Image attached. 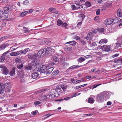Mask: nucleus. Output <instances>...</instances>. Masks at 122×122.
<instances>
[{
  "mask_svg": "<svg viewBox=\"0 0 122 122\" xmlns=\"http://www.w3.org/2000/svg\"><path fill=\"white\" fill-rule=\"evenodd\" d=\"M34 104L35 105H37L40 104H41V102L39 101H36L34 102Z\"/></svg>",
  "mask_w": 122,
  "mask_h": 122,
  "instance_id": "nucleus-45",
  "label": "nucleus"
},
{
  "mask_svg": "<svg viewBox=\"0 0 122 122\" xmlns=\"http://www.w3.org/2000/svg\"><path fill=\"white\" fill-rule=\"evenodd\" d=\"M103 50H102V51H99L97 53V54L100 55L101 54H102L103 53V51H102Z\"/></svg>",
  "mask_w": 122,
  "mask_h": 122,
  "instance_id": "nucleus-53",
  "label": "nucleus"
},
{
  "mask_svg": "<svg viewBox=\"0 0 122 122\" xmlns=\"http://www.w3.org/2000/svg\"><path fill=\"white\" fill-rule=\"evenodd\" d=\"M6 46V45L5 44H2L0 46V50H2L5 49Z\"/></svg>",
  "mask_w": 122,
  "mask_h": 122,
  "instance_id": "nucleus-27",
  "label": "nucleus"
},
{
  "mask_svg": "<svg viewBox=\"0 0 122 122\" xmlns=\"http://www.w3.org/2000/svg\"><path fill=\"white\" fill-rule=\"evenodd\" d=\"M16 53H17V55H20L22 53V50L18 51L16 52Z\"/></svg>",
  "mask_w": 122,
  "mask_h": 122,
  "instance_id": "nucleus-47",
  "label": "nucleus"
},
{
  "mask_svg": "<svg viewBox=\"0 0 122 122\" xmlns=\"http://www.w3.org/2000/svg\"><path fill=\"white\" fill-rule=\"evenodd\" d=\"M28 12L25 11L21 13L20 14V16L21 17H23L26 14L28 13Z\"/></svg>",
  "mask_w": 122,
  "mask_h": 122,
  "instance_id": "nucleus-30",
  "label": "nucleus"
},
{
  "mask_svg": "<svg viewBox=\"0 0 122 122\" xmlns=\"http://www.w3.org/2000/svg\"><path fill=\"white\" fill-rule=\"evenodd\" d=\"M45 55H47L50 53L52 51L51 48L50 47H48L45 49Z\"/></svg>",
  "mask_w": 122,
  "mask_h": 122,
  "instance_id": "nucleus-12",
  "label": "nucleus"
},
{
  "mask_svg": "<svg viewBox=\"0 0 122 122\" xmlns=\"http://www.w3.org/2000/svg\"><path fill=\"white\" fill-rule=\"evenodd\" d=\"M71 8L73 10H76L77 9H79L80 8L81 9L82 6L81 5H80L78 3H75V5H71Z\"/></svg>",
  "mask_w": 122,
  "mask_h": 122,
  "instance_id": "nucleus-4",
  "label": "nucleus"
},
{
  "mask_svg": "<svg viewBox=\"0 0 122 122\" xmlns=\"http://www.w3.org/2000/svg\"><path fill=\"white\" fill-rule=\"evenodd\" d=\"M59 59L61 61L64 62L65 60V58L62 56H59Z\"/></svg>",
  "mask_w": 122,
  "mask_h": 122,
  "instance_id": "nucleus-33",
  "label": "nucleus"
},
{
  "mask_svg": "<svg viewBox=\"0 0 122 122\" xmlns=\"http://www.w3.org/2000/svg\"><path fill=\"white\" fill-rule=\"evenodd\" d=\"M41 100H46L47 99V97L46 95L43 96L41 97Z\"/></svg>",
  "mask_w": 122,
  "mask_h": 122,
  "instance_id": "nucleus-39",
  "label": "nucleus"
},
{
  "mask_svg": "<svg viewBox=\"0 0 122 122\" xmlns=\"http://www.w3.org/2000/svg\"><path fill=\"white\" fill-rule=\"evenodd\" d=\"M85 78L86 79H89L91 78V76H86L85 77Z\"/></svg>",
  "mask_w": 122,
  "mask_h": 122,
  "instance_id": "nucleus-63",
  "label": "nucleus"
},
{
  "mask_svg": "<svg viewBox=\"0 0 122 122\" xmlns=\"http://www.w3.org/2000/svg\"><path fill=\"white\" fill-rule=\"evenodd\" d=\"M116 46L118 47H119L121 46V45L119 43H117L116 44Z\"/></svg>",
  "mask_w": 122,
  "mask_h": 122,
  "instance_id": "nucleus-62",
  "label": "nucleus"
},
{
  "mask_svg": "<svg viewBox=\"0 0 122 122\" xmlns=\"http://www.w3.org/2000/svg\"><path fill=\"white\" fill-rule=\"evenodd\" d=\"M54 9L53 8L51 7L49 9V10L50 12L53 13Z\"/></svg>",
  "mask_w": 122,
  "mask_h": 122,
  "instance_id": "nucleus-50",
  "label": "nucleus"
},
{
  "mask_svg": "<svg viewBox=\"0 0 122 122\" xmlns=\"http://www.w3.org/2000/svg\"><path fill=\"white\" fill-rule=\"evenodd\" d=\"M0 68L1 69L3 73L4 74L7 75L8 74L9 71L6 67L3 65H1L0 66Z\"/></svg>",
  "mask_w": 122,
  "mask_h": 122,
  "instance_id": "nucleus-3",
  "label": "nucleus"
},
{
  "mask_svg": "<svg viewBox=\"0 0 122 122\" xmlns=\"http://www.w3.org/2000/svg\"><path fill=\"white\" fill-rule=\"evenodd\" d=\"M28 48H26L23 51L22 50V53L24 54H25L26 53V52L28 51Z\"/></svg>",
  "mask_w": 122,
  "mask_h": 122,
  "instance_id": "nucleus-35",
  "label": "nucleus"
},
{
  "mask_svg": "<svg viewBox=\"0 0 122 122\" xmlns=\"http://www.w3.org/2000/svg\"><path fill=\"white\" fill-rule=\"evenodd\" d=\"M39 76L38 73L37 72H35L33 73L32 75V78L34 79L37 78Z\"/></svg>",
  "mask_w": 122,
  "mask_h": 122,
  "instance_id": "nucleus-19",
  "label": "nucleus"
},
{
  "mask_svg": "<svg viewBox=\"0 0 122 122\" xmlns=\"http://www.w3.org/2000/svg\"><path fill=\"white\" fill-rule=\"evenodd\" d=\"M76 42L74 41H69L66 43V44H70L71 45H73L75 44L76 43Z\"/></svg>",
  "mask_w": 122,
  "mask_h": 122,
  "instance_id": "nucleus-28",
  "label": "nucleus"
},
{
  "mask_svg": "<svg viewBox=\"0 0 122 122\" xmlns=\"http://www.w3.org/2000/svg\"><path fill=\"white\" fill-rule=\"evenodd\" d=\"M98 2L99 3H102L103 2H104L106 0H97Z\"/></svg>",
  "mask_w": 122,
  "mask_h": 122,
  "instance_id": "nucleus-43",
  "label": "nucleus"
},
{
  "mask_svg": "<svg viewBox=\"0 0 122 122\" xmlns=\"http://www.w3.org/2000/svg\"><path fill=\"white\" fill-rule=\"evenodd\" d=\"M105 22L106 25H107L111 24L113 22V19H112L111 18L107 19L106 20Z\"/></svg>",
  "mask_w": 122,
  "mask_h": 122,
  "instance_id": "nucleus-13",
  "label": "nucleus"
},
{
  "mask_svg": "<svg viewBox=\"0 0 122 122\" xmlns=\"http://www.w3.org/2000/svg\"><path fill=\"white\" fill-rule=\"evenodd\" d=\"M81 66H78L77 65H73L70 67L69 68V69H73L74 68H76L77 67H81Z\"/></svg>",
  "mask_w": 122,
  "mask_h": 122,
  "instance_id": "nucleus-24",
  "label": "nucleus"
},
{
  "mask_svg": "<svg viewBox=\"0 0 122 122\" xmlns=\"http://www.w3.org/2000/svg\"><path fill=\"white\" fill-rule=\"evenodd\" d=\"M45 51L44 49H42L40 50L37 53V55L38 56H41V55H44L43 54L44 53Z\"/></svg>",
  "mask_w": 122,
  "mask_h": 122,
  "instance_id": "nucleus-14",
  "label": "nucleus"
},
{
  "mask_svg": "<svg viewBox=\"0 0 122 122\" xmlns=\"http://www.w3.org/2000/svg\"><path fill=\"white\" fill-rule=\"evenodd\" d=\"M117 15L119 17L122 16V12H121V10L120 9H119L117 12Z\"/></svg>",
  "mask_w": 122,
  "mask_h": 122,
  "instance_id": "nucleus-22",
  "label": "nucleus"
},
{
  "mask_svg": "<svg viewBox=\"0 0 122 122\" xmlns=\"http://www.w3.org/2000/svg\"><path fill=\"white\" fill-rule=\"evenodd\" d=\"M100 10L99 9H98L96 11V13L97 15H98L100 14Z\"/></svg>",
  "mask_w": 122,
  "mask_h": 122,
  "instance_id": "nucleus-48",
  "label": "nucleus"
},
{
  "mask_svg": "<svg viewBox=\"0 0 122 122\" xmlns=\"http://www.w3.org/2000/svg\"><path fill=\"white\" fill-rule=\"evenodd\" d=\"M57 25L58 26L61 25V26L64 27L66 28V26L68 25L66 23H63L62 21L58 19L57 21Z\"/></svg>",
  "mask_w": 122,
  "mask_h": 122,
  "instance_id": "nucleus-5",
  "label": "nucleus"
},
{
  "mask_svg": "<svg viewBox=\"0 0 122 122\" xmlns=\"http://www.w3.org/2000/svg\"><path fill=\"white\" fill-rule=\"evenodd\" d=\"M81 44L82 46L85 45L86 44L85 42L83 40H81Z\"/></svg>",
  "mask_w": 122,
  "mask_h": 122,
  "instance_id": "nucleus-49",
  "label": "nucleus"
},
{
  "mask_svg": "<svg viewBox=\"0 0 122 122\" xmlns=\"http://www.w3.org/2000/svg\"><path fill=\"white\" fill-rule=\"evenodd\" d=\"M17 53L16 52H13L10 53V55L11 56H15L17 55Z\"/></svg>",
  "mask_w": 122,
  "mask_h": 122,
  "instance_id": "nucleus-34",
  "label": "nucleus"
},
{
  "mask_svg": "<svg viewBox=\"0 0 122 122\" xmlns=\"http://www.w3.org/2000/svg\"><path fill=\"white\" fill-rule=\"evenodd\" d=\"M53 13H55V14H58V11L56 10L54 8L53 11Z\"/></svg>",
  "mask_w": 122,
  "mask_h": 122,
  "instance_id": "nucleus-51",
  "label": "nucleus"
},
{
  "mask_svg": "<svg viewBox=\"0 0 122 122\" xmlns=\"http://www.w3.org/2000/svg\"><path fill=\"white\" fill-rule=\"evenodd\" d=\"M38 70L40 72L44 73L46 72L47 69L45 66L42 65L41 66L39 67Z\"/></svg>",
  "mask_w": 122,
  "mask_h": 122,
  "instance_id": "nucleus-8",
  "label": "nucleus"
},
{
  "mask_svg": "<svg viewBox=\"0 0 122 122\" xmlns=\"http://www.w3.org/2000/svg\"><path fill=\"white\" fill-rule=\"evenodd\" d=\"M21 61V60L20 58H16L15 60V61L16 62H20Z\"/></svg>",
  "mask_w": 122,
  "mask_h": 122,
  "instance_id": "nucleus-42",
  "label": "nucleus"
},
{
  "mask_svg": "<svg viewBox=\"0 0 122 122\" xmlns=\"http://www.w3.org/2000/svg\"><path fill=\"white\" fill-rule=\"evenodd\" d=\"M63 100V99H58L57 100H55L56 101H58V102H60L62 101V100Z\"/></svg>",
  "mask_w": 122,
  "mask_h": 122,
  "instance_id": "nucleus-59",
  "label": "nucleus"
},
{
  "mask_svg": "<svg viewBox=\"0 0 122 122\" xmlns=\"http://www.w3.org/2000/svg\"><path fill=\"white\" fill-rule=\"evenodd\" d=\"M6 38L5 36L2 37L0 38V42L2 40H3Z\"/></svg>",
  "mask_w": 122,
  "mask_h": 122,
  "instance_id": "nucleus-60",
  "label": "nucleus"
},
{
  "mask_svg": "<svg viewBox=\"0 0 122 122\" xmlns=\"http://www.w3.org/2000/svg\"><path fill=\"white\" fill-rule=\"evenodd\" d=\"M77 95V93H75V94H73L71 96V97L72 98L76 97Z\"/></svg>",
  "mask_w": 122,
  "mask_h": 122,
  "instance_id": "nucleus-58",
  "label": "nucleus"
},
{
  "mask_svg": "<svg viewBox=\"0 0 122 122\" xmlns=\"http://www.w3.org/2000/svg\"><path fill=\"white\" fill-rule=\"evenodd\" d=\"M97 30H101V31L104 30V28H97Z\"/></svg>",
  "mask_w": 122,
  "mask_h": 122,
  "instance_id": "nucleus-54",
  "label": "nucleus"
},
{
  "mask_svg": "<svg viewBox=\"0 0 122 122\" xmlns=\"http://www.w3.org/2000/svg\"><path fill=\"white\" fill-rule=\"evenodd\" d=\"M74 38L75 39L77 40L80 41L81 40L80 38L76 36H75Z\"/></svg>",
  "mask_w": 122,
  "mask_h": 122,
  "instance_id": "nucleus-40",
  "label": "nucleus"
},
{
  "mask_svg": "<svg viewBox=\"0 0 122 122\" xmlns=\"http://www.w3.org/2000/svg\"><path fill=\"white\" fill-rule=\"evenodd\" d=\"M29 1L28 0H26L23 2V4L26 5H28L29 4Z\"/></svg>",
  "mask_w": 122,
  "mask_h": 122,
  "instance_id": "nucleus-41",
  "label": "nucleus"
},
{
  "mask_svg": "<svg viewBox=\"0 0 122 122\" xmlns=\"http://www.w3.org/2000/svg\"><path fill=\"white\" fill-rule=\"evenodd\" d=\"M71 81L74 84H76L77 83L76 81H75V80L73 79H72L71 80Z\"/></svg>",
  "mask_w": 122,
  "mask_h": 122,
  "instance_id": "nucleus-44",
  "label": "nucleus"
},
{
  "mask_svg": "<svg viewBox=\"0 0 122 122\" xmlns=\"http://www.w3.org/2000/svg\"><path fill=\"white\" fill-rule=\"evenodd\" d=\"M82 24V22L81 21L79 22L77 25V27H79Z\"/></svg>",
  "mask_w": 122,
  "mask_h": 122,
  "instance_id": "nucleus-52",
  "label": "nucleus"
},
{
  "mask_svg": "<svg viewBox=\"0 0 122 122\" xmlns=\"http://www.w3.org/2000/svg\"><path fill=\"white\" fill-rule=\"evenodd\" d=\"M112 3L110 2H106L105 3L103 7L101 8V10L102 11H104L108 8L111 6Z\"/></svg>",
  "mask_w": 122,
  "mask_h": 122,
  "instance_id": "nucleus-2",
  "label": "nucleus"
},
{
  "mask_svg": "<svg viewBox=\"0 0 122 122\" xmlns=\"http://www.w3.org/2000/svg\"><path fill=\"white\" fill-rule=\"evenodd\" d=\"M122 20L118 17H115L113 19V21L114 23H117L120 22L122 21Z\"/></svg>",
  "mask_w": 122,
  "mask_h": 122,
  "instance_id": "nucleus-16",
  "label": "nucleus"
},
{
  "mask_svg": "<svg viewBox=\"0 0 122 122\" xmlns=\"http://www.w3.org/2000/svg\"><path fill=\"white\" fill-rule=\"evenodd\" d=\"M54 69L53 67H51L48 69L47 73L50 74L51 73Z\"/></svg>",
  "mask_w": 122,
  "mask_h": 122,
  "instance_id": "nucleus-25",
  "label": "nucleus"
},
{
  "mask_svg": "<svg viewBox=\"0 0 122 122\" xmlns=\"http://www.w3.org/2000/svg\"><path fill=\"white\" fill-rule=\"evenodd\" d=\"M13 17L12 15H8L6 17L5 20L7 21H10L13 19Z\"/></svg>",
  "mask_w": 122,
  "mask_h": 122,
  "instance_id": "nucleus-20",
  "label": "nucleus"
},
{
  "mask_svg": "<svg viewBox=\"0 0 122 122\" xmlns=\"http://www.w3.org/2000/svg\"><path fill=\"white\" fill-rule=\"evenodd\" d=\"M23 67V65L22 64H18L17 65V68L19 69H21Z\"/></svg>",
  "mask_w": 122,
  "mask_h": 122,
  "instance_id": "nucleus-36",
  "label": "nucleus"
},
{
  "mask_svg": "<svg viewBox=\"0 0 122 122\" xmlns=\"http://www.w3.org/2000/svg\"><path fill=\"white\" fill-rule=\"evenodd\" d=\"M85 5L86 6L88 7H89L91 6V4L89 2H86Z\"/></svg>",
  "mask_w": 122,
  "mask_h": 122,
  "instance_id": "nucleus-37",
  "label": "nucleus"
},
{
  "mask_svg": "<svg viewBox=\"0 0 122 122\" xmlns=\"http://www.w3.org/2000/svg\"><path fill=\"white\" fill-rule=\"evenodd\" d=\"M93 99L92 98L90 97L89 98L88 101L89 103H92L93 102Z\"/></svg>",
  "mask_w": 122,
  "mask_h": 122,
  "instance_id": "nucleus-31",
  "label": "nucleus"
},
{
  "mask_svg": "<svg viewBox=\"0 0 122 122\" xmlns=\"http://www.w3.org/2000/svg\"><path fill=\"white\" fill-rule=\"evenodd\" d=\"M92 35V33H88L87 35V38H89L91 37L90 36L91 35Z\"/></svg>",
  "mask_w": 122,
  "mask_h": 122,
  "instance_id": "nucleus-55",
  "label": "nucleus"
},
{
  "mask_svg": "<svg viewBox=\"0 0 122 122\" xmlns=\"http://www.w3.org/2000/svg\"><path fill=\"white\" fill-rule=\"evenodd\" d=\"M79 17H80L81 19L83 20V19L85 17L84 14L82 13L80 15H79Z\"/></svg>",
  "mask_w": 122,
  "mask_h": 122,
  "instance_id": "nucleus-32",
  "label": "nucleus"
},
{
  "mask_svg": "<svg viewBox=\"0 0 122 122\" xmlns=\"http://www.w3.org/2000/svg\"><path fill=\"white\" fill-rule=\"evenodd\" d=\"M28 58L31 59H35L36 57V55L32 54H28Z\"/></svg>",
  "mask_w": 122,
  "mask_h": 122,
  "instance_id": "nucleus-17",
  "label": "nucleus"
},
{
  "mask_svg": "<svg viewBox=\"0 0 122 122\" xmlns=\"http://www.w3.org/2000/svg\"><path fill=\"white\" fill-rule=\"evenodd\" d=\"M93 46H95L97 45L96 43L95 42H93L92 44Z\"/></svg>",
  "mask_w": 122,
  "mask_h": 122,
  "instance_id": "nucleus-64",
  "label": "nucleus"
},
{
  "mask_svg": "<svg viewBox=\"0 0 122 122\" xmlns=\"http://www.w3.org/2000/svg\"><path fill=\"white\" fill-rule=\"evenodd\" d=\"M59 73V71L58 70H56L54 71L52 74V76H56Z\"/></svg>",
  "mask_w": 122,
  "mask_h": 122,
  "instance_id": "nucleus-23",
  "label": "nucleus"
},
{
  "mask_svg": "<svg viewBox=\"0 0 122 122\" xmlns=\"http://www.w3.org/2000/svg\"><path fill=\"white\" fill-rule=\"evenodd\" d=\"M67 88V86L64 85H59L56 89L51 90L49 96L52 98H56L59 96V94L64 92Z\"/></svg>",
  "mask_w": 122,
  "mask_h": 122,
  "instance_id": "nucleus-1",
  "label": "nucleus"
},
{
  "mask_svg": "<svg viewBox=\"0 0 122 122\" xmlns=\"http://www.w3.org/2000/svg\"><path fill=\"white\" fill-rule=\"evenodd\" d=\"M102 50L106 51H109L112 50V49L110 46H104L102 47Z\"/></svg>",
  "mask_w": 122,
  "mask_h": 122,
  "instance_id": "nucleus-9",
  "label": "nucleus"
},
{
  "mask_svg": "<svg viewBox=\"0 0 122 122\" xmlns=\"http://www.w3.org/2000/svg\"><path fill=\"white\" fill-rule=\"evenodd\" d=\"M10 52L9 50L3 53L0 57V62H1L4 61L5 59V56L7 54Z\"/></svg>",
  "mask_w": 122,
  "mask_h": 122,
  "instance_id": "nucleus-11",
  "label": "nucleus"
},
{
  "mask_svg": "<svg viewBox=\"0 0 122 122\" xmlns=\"http://www.w3.org/2000/svg\"><path fill=\"white\" fill-rule=\"evenodd\" d=\"M39 61L36 60H34L32 61L31 65L34 67V68L35 69L37 68V66L39 65Z\"/></svg>",
  "mask_w": 122,
  "mask_h": 122,
  "instance_id": "nucleus-10",
  "label": "nucleus"
},
{
  "mask_svg": "<svg viewBox=\"0 0 122 122\" xmlns=\"http://www.w3.org/2000/svg\"><path fill=\"white\" fill-rule=\"evenodd\" d=\"M15 68L13 67L10 73V76H14L15 75Z\"/></svg>",
  "mask_w": 122,
  "mask_h": 122,
  "instance_id": "nucleus-18",
  "label": "nucleus"
},
{
  "mask_svg": "<svg viewBox=\"0 0 122 122\" xmlns=\"http://www.w3.org/2000/svg\"><path fill=\"white\" fill-rule=\"evenodd\" d=\"M60 56V55L58 56H55L53 58V60L55 62H58L59 59V56Z\"/></svg>",
  "mask_w": 122,
  "mask_h": 122,
  "instance_id": "nucleus-21",
  "label": "nucleus"
},
{
  "mask_svg": "<svg viewBox=\"0 0 122 122\" xmlns=\"http://www.w3.org/2000/svg\"><path fill=\"white\" fill-rule=\"evenodd\" d=\"M5 13L3 11H0V19L2 18V17H4L5 16V15H4Z\"/></svg>",
  "mask_w": 122,
  "mask_h": 122,
  "instance_id": "nucleus-26",
  "label": "nucleus"
},
{
  "mask_svg": "<svg viewBox=\"0 0 122 122\" xmlns=\"http://www.w3.org/2000/svg\"><path fill=\"white\" fill-rule=\"evenodd\" d=\"M111 102L110 101H108L107 103V104L108 105H110L111 104Z\"/></svg>",
  "mask_w": 122,
  "mask_h": 122,
  "instance_id": "nucleus-61",
  "label": "nucleus"
},
{
  "mask_svg": "<svg viewBox=\"0 0 122 122\" xmlns=\"http://www.w3.org/2000/svg\"><path fill=\"white\" fill-rule=\"evenodd\" d=\"M96 68H93L91 70V71L92 72H94L96 70Z\"/></svg>",
  "mask_w": 122,
  "mask_h": 122,
  "instance_id": "nucleus-56",
  "label": "nucleus"
},
{
  "mask_svg": "<svg viewBox=\"0 0 122 122\" xmlns=\"http://www.w3.org/2000/svg\"><path fill=\"white\" fill-rule=\"evenodd\" d=\"M85 60V59L84 58H82V57L79 58L78 60V61L79 62H82L84 61Z\"/></svg>",
  "mask_w": 122,
  "mask_h": 122,
  "instance_id": "nucleus-38",
  "label": "nucleus"
},
{
  "mask_svg": "<svg viewBox=\"0 0 122 122\" xmlns=\"http://www.w3.org/2000/svg\"><path fill=\"white\" fill-rule=\"evenodd\" d=\"M108 41L107 39H104L101 40L99 42V43L100 44L102 45L104 43H106Z\"/></svg>",
  "mask_w": 122,
  "mask_h": 122,
  "instance_id": "nucleus-15",
  "label": "nucleus"
},
{
  "mask_svg": "<svg viewBox=\"0 0 122 122\" xmlns=\"http://www.w3.org/2000/svg\"><path fill=\"white\" fill-rule=\"evenodd\" d=\"M14 8L13 6L11 5H8L4 8V11H10L12 10Z\"/></svg>",
  "mask_w": 122,
  "mask_h": 122,
  "instance_id": "nucleus-6",
  "label": "nucleus"
},
{
  "mask_svg": "<svg viewBox=\"0 0 122 122\" xmlns=\"http://www.w3.org/2000/svg\"><path fill=\"white\" fill-rule=\"evenodd\" d=\"M104 96L103 94H98L97 96L96 100H97L99 102L100 101H104Z\"/></svg>",
  "mask_w": 122,
  "mask_h": 122,
  "instance_id": "nucleus-7",
  "label": "nucleus"
},
{
  "mask_svg": "<svg viewBox=\"0 0 122 122\" xmlns=\"http://www.w3.org/2000/svg\"><path fill=\"white\" fill-rule=\"evenodd\" d=\"M102 85L101 84H99L97 85H94L92 86L93 88H96L97 87V86L100 85Z\"/></svg>",
  "mask_w": 122,
  "mask_h": 122,
  "instance_id": "nucleus-46",
  "label": "nucleus"
},
{
  "mask_svg": "<svg viewBox=\"0 0 122 122\" xmlns=\"http://www.w3.org/2000/svg\"><path fill=\"white\" fill-rule=\"evenodd\" d=\"M26 69L28 70H31L32 69L33 70H35V69L34 68V67L32 66L31 65V66L27 67H26Z\"/></svg>",
  "mask_w": 122,
  "mask_h": 122,
  "instance_id": "nucleus-29",
  "label": "nucleus"
},
{
  "mask_svg": "<svg viewBox=\"0 0 122 122\" xmlns=\"http://www.w3.org/2000/svg\"><path fill=\"white\" fill-rule=\"evenodd\" d=\"M33 115H35L36 114V112L35 111H33L32 112Z\"/></svg>",
  "mask_w": 122,
  "mask_h": 122,
  "instance_id": "nucleus-57",
  "label": "nucleus"
}]
</instances>
